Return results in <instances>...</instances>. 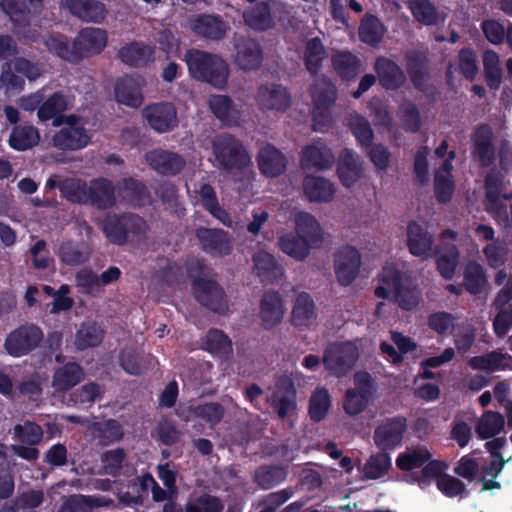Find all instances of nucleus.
Segmentation results:
<instances>
[{
    "instance_id": "dca6fc26",
    "label": "nucleus",
    "mask_w": 512,
    "mask_h": 512,
    "mask_svg": "<svg viewBox=\"0 0 512 512\" xmlns=\"http://www.w3.org/2000/svg\"><path fill=\"white\" fill-rule=\"evenodd\" d=\"M256 102L262 111L284 112L291 105V96L281 85L265 84L258 88Z\"/></svg>"
},
{
    "instance_id": "4d7b16f0",
    "label": "nucleus",
    "mask_w": 512,
    "mask_h": 512,
    "mask_svg": "<svg viewBox=\"0 0 512 512\" xmlns=\"http://www.w3.org/2000/svg\"><path fill=\"white\" fill-rule=\"evenodd\" d=\"M103 339L102 329L94 322H85L76 333L75 345L79 350L97 346Z\"/></svg>"
},
{
    "instance_id": "a18cd8bd",
    "label": "nucleus",
    "mask_w": 512,
    "mask_h": 512,
    "mask_svg": "<svg viewBox=\"0 0 512 512\" xmlns=\"http://www.w3.org/2000/svg\"><path fill=\"white\" fill-rule=\"evenodd\" d=\"M118 57L126 64L141 66L153 61L154 48L135 42L122 47L118 52Z\"/></svg>"
},
{
    "instance_id": "6ab92c4d",
    "label": "nucleus",
    "mask_w": 512,
    "mask_h": 512,
    "mask_svg": "<svg viewBox=\"0 0 512 512\" xmlns=\"http://www.w3.org/2000/svg\"><path fill=\"white\" fill-rule=\"evenodd\" d=\"M235 64L244 71L256 70L262 62V49L252 38L241 36L234 42Z\"/></svg>"
},
{
    "instance_id": "69168bd1",
    "label": "nucleus",
    "mask_w": 512,
    "mask_h": 512,
    "mask_svg": "<svg viewBox=\"0 0 512 512\" xmlns=\"http://www.w3.org/2000/svg\"><path fill=\"white\" fill-rule=\"evenodd\" d=\"M223 509L222 501L210 494L191 496L185 505V512H222Z\"/></svg>"
},
{
    "instance_id": "f3484780",
    "label": "nucleus",
    "mask_w": 512,
    "mask_h": 512,
    "mask_svg": "<svg viewBox=\"0 0 512 512\" xmlns=\"http://www.w3.org/2000/svg\"><path fill=\"white\" fill-rule=\"evenodd\" d=\"M143 116L149 126L159 133L171 131L178 124L177 111L172 103L161 102L147 106Z\"/></svg>"
},
{
    "instance_id": "f03ea898",
    "label": "nucleus",
    "mask_w": 512,
    "mask_h": 512,
    "mask_svg": "<svg viewBox=\"0 0 512 512\" xmlns=\"http://www.w3.org/2000/svg\"><path fill=\"white\" fill-rule=\"evenodd\" d=\"M184 61L193 78L208 82L217 88H223L226 85L229 67L220 56L190 49L185 53Z\"/></svg>"
},
{
    "instance_id": "3c124183",
    "label": "nucleus",
    "mask_w": 512,
    "mask_h": 512,
    "mask_svg": "<svg viewBox=\"0 0 512 512\" xmlns=\"http://www.w3.org/2000/svg\"><path fill=\"white\" fill-rule=\"evenodd\" d=\"M505 425L504 416L496 411H485L476 424V433L482 440L498 435Z\"/></svg>"
},
{
    "instance_id": "6e6d98bb",
    "label": "nucleus",
    "mask_w": 512,
    "mask_h": 512,
    "mask_svg": "<svg viewBox=\"0 0 512 512\" xmlns=\"http://www.w3.org/2000/svg\"><path fill=\"white\" fill-rule=\"evenodd\" d=\"M62 195L73 203L88 204L89 185L83 180L76 178L64 179L60 185Z\"/></svg>"
},
{
    "instance_id": "6e6552de",
    "label": "nucleus",
    "mask_w": 512,
    "mask_h": 512,
    "mask_svg": "<svg viewBox=\"0 0 512 512\" xmlns=\"http://www.w3.org/2000/svg\"><path fill=\"white\" fill-rule=\"evenodd\" d=\"M408 428L407 418L395 415L385 418L374 430V443L382 451H391L402 445Z\"/></svg>"
},
{
    "instance_id": "39448f33",
    "label": "nucleus",
    "mask_w": 512,
    "mask_h": 512,
    "mask_svg": "<svg viewBox=\"0 0 512 512\" xmlns=\"http://www.w3.org/2000/svg\"><path fill=\"white\" fill-rule=\"evenodd\" d=\"M146 229L147 225L143 218L133 214L107 215L102 223L106 238L116 245L125 244L130 237L141 236Z\"/></svg>"
},
{
    "instance_id": "e433bc0d",
    "label": "nucleus",
    "mask_w": 512,
    "mask_h": 512,
    "mask_svg": "<svg viewBox=\"0 0 512 512\" xmlns=\"http://www.w3.org/2000/svg\"><path fill=\"white\" fill-rule=\"evenodd\" d=\"M303 190L312 202L331 201L335 192L331 182L318 176H306L303 180Z\"/></svg>"
},
{
    "instance_id": "f8f14e48",
    "label": "nucleus",
    "mask_w": 512,
    "mask_h": 512,
    "mask_svg": "<svg viewBox=\"0 0 512 512\" xmlns=\"http://www.w3.org/2000/svg\"><path fill=\"white\" fill-rule=\"evenodd\" d=\"M280 419L291 418L297 413L296 390L293 381L288 377L280 378L275 389L267 398Z\"/></svg>"
},
{
    "instance_id": "338daca9",
    "label": "nucleus",
    "mask_w": 512,
    "mask_h": 512,
    "mask_svg": "<svg viewBox=\"0 0 512 512\" xmlns=\"http://www.w3.org/2000/svg\"><path fill=\"white\" fill-rule=\"evenodd\" d=\"M409 8L413 17L426 26L435 25L438 22L436 7L429 0H410Z\"/></svg>"
},
{
    "instance_id": "f257e3e1",
    "label": "nucleus",
    "mask_w": 512,
    "mask_h": 512,
    "mask_svg": "<svg viewBox=\"0 0 512 512\" xmlns=\"http://www.w3.org/2000/svg\"><path fill=\"white\" fill-rule=\"evenodd\" d=\"M293 225V231H279L277 245L284 254L301 262L309 257L313 249L321 246L324 233L318 220L308 212H296Z\"/></svg>"
},
{
    "instance_id": "bb28decb",
    "label": "nucleus",
    "mask_w": 512,
    "mask_h": 512,
    "mask_svg": "<svg viewBox=\"0 0 512 512\" xmlns=\"http://www.w3.org/2000/svg\"><path fill=\"white\" fill-rule=\"evenodd\" d=\"M434 236L416 221H412L407 227V247L409 252L416 257H428L432 251Z\"/></svg>"
},
{
    "instance_id": "393cba45",
    "label": "nucleus",
    "mask_w": 512,
    "mask_h": 512,
    "mask_svg": "<svg viewBox=\"0 0 512 512\" xmlns=\"http://www.w3.org/2000/svg\"><path fill=\"white\" fill-rule=\"evenodd\" d=\"M60 5L86 22L98 23L106 17V9L98 0H62Z\"/></svg>"
},
{
    "instance_id": "5fc2aeb1",
    "label": "nucleus",
    "mask_w": 512,
    "mask_h": 512,
    "mask_svg": "<svg viewBox=\"0 0 512 512\" xmlns=\"http://www.w3.org/2000/svg\"><path fill=\"white\" fill-rule=\"evenodd\" d=\"M484 78L490 89L498 90L502 83V69L499 55L493 50H486L483 54Z\"/></svg>"
},
{
    "instance_id": "37998d69",
    "label": "nucleus",
    "mask_w": 512,
    "mask_h": 512,
    "mask_svg": "<svg viewBox=\"0 0 512 512\" xmlns=\"http://www.w3.org/2000/svg\"><path fill=\"white\" fill-rule=\"evenodd\" d=\"M209 107L213 114L227 125H236L240 120L238 109L226 95H212L209 98Z\"/></svg>"
},
{
    "instance_id": "9b49d317",
    "label": "nucleus",
    "mask_w": 512,
    "mask_h": 512,
    "mask_svg": "<svg viewBox=\"0 0 512 512\" xmlns=\"http://www.w3.org/2000/svg\"><path fill=\"white\" fill-rule=\"evenodd\" d=\"M195 299L207 309L223 314L228 310V300L223 288L213 280L200 278L193 284Z\"/></svg>"
},
{
    "instance_id": "4468645a",
    "label": "nucleus",
    "mask_w": 512,
    "mask_h": 512,
    "mask_svg": "<svg viewBox=\"0 0 512 512\" xmlns=\"http://www.w3.org/2000/svg\"><path fill=\"white\" fill-rule=\"evenodd\" d=\"M492 129L487 124L478 126L472 137V156L482 168L494 167L496 149L493 144Z\"/></svg>"
},
{
    "instance_id": "4c0bfd02",
    "label": "nucleus",
    "mask_w": 512,
    "mask_h": 512,
    "mask_svg": "<svg viewBox=\"0 0 512 512\" xmlns=\"http://www.w3.org/2000/svg\"><path fill=\"white\" fill-rule=\"evenodd\" d=\"M511 359L509 354L494 350L484 355L471 357L468 360V365L473 370L494 372L509 368Z\"/></svg>"
},
{
    "instance_id": "0e129e2a",
    "label": "nucleus",
    "mask_w": 512,
    "mask_h": 512,
    "mask_svg": "<svg viewBox=\"0 0 512 512\" xmlns=\"http://www.w3.org/2000/svg\"><path fill=\"white\" fill-rule=\"evenodd\" d=\"M330 396L325 388H317L309 401V416L314 422L322 421L330 408Z\"/></svg>"
},
{
    "instance_id": "bf43d9fd",
    "label": "nucleus",
    "mask_w": 512,
    "mask_h": 512,
    "mask_svg": "<svg viewBox=\"0 0 512 512\" xmlns=\"http://www.w3.org/2000/svg\"><path fill=\"white\" fill-rule=\"evenodd\" d=\"M46 48L56 56L69 61L77 62V53L74 41L70 44L61 35H51L44 41Z\"/></svg>"
},
{
    "instance_id": "e2e57ef3",
    "label": "nucleus",
    "mask_w": 512,
    "mask_h": 512,
    "mask_svg": "<svg viewBox=\"0 0 512 512\" xmlns=\"http://www.w3.org/2000/svg\"><path fill=\"white\" fill-rule=\"evenodd\" d=\"M244 20L255 30H266L272 26V17L267 4L261 3L244 12Z\"/></svg>"
},
{
    "instance_id": "f704fd0d",
    "label": "nucleus",
    "mask_w": 512,
    "mask_h": 512,
    "mask_svg": "<svg viewBox=\"0 0 512 512\" xmlns=\"http://www.w3.org/2000/svg\"><path fill=\"white\" fill-rule=\"evenodd\" d=\"M112 501L103 496L74 494L63 499L58 512H92L95 508L108 506Z\"/></svg>"
},
{
    "instance_id": "2eb2a0df",
    "label": "nucleus",
    "mask_w": 512,
    "mask_h": 512,
    "mask_svg": "<svg viewBox=\"0 0 512 512\" xmlns=\"http://www.w3.org/2000/svg\"><path fill=\"white\" fill-rule=\"evenodd\" d=\"M374 69L380 86L386 91H396L402 88L407 81L403 68L385 56L376 58Z\"/></svg>"
},
{
    "instance_id": "c85d7f7f",
    "label": "nucleus",
    "mask_w": 512,
    "mask_h": 512,
    "mask_svg": "<svg viewBox=\"0 0 512 512\" xmlns=\"http://www.w3.org/2000/svg\"><path fill=\"white\" fill-rule=\"evenodd\" d=\"M428 66V56L423 52L414 51L406 56V68L410 81L414 88L420 92H426L428 89Z\"/></svg>"
},
{
    "instance_id": "c03bdc74",
    "label": "nucleus",
    "mask_w": 512,
    "mask_h": 512,
    "mask_svg": "<svg viewBox=\"0 0 512 512\" xmlns=\"http://www.w3.org/2000/svg\"><path fill=\"white\" fill-rule=\"evenodd\" d=\"M431 453L424 447H416L407 449L405 452L400 453L396 459V466L401 471L410 472L414 469L424 468L429 462H431Z\"/></svg>"
},
{
    "instance_id": "49530a36",
    "label": "nucleus",
    "mask_w": 512,
    "mask_h": 512,
    "mask_svg": "<svg viewBox=\"0 0 512 512\" xmlns=\"http://www.w3.org/2000/svg\"><path fill=\"white\" fill-rule=\"evenodd\" d=\"M386 28L378 17L365 14L358 27L359 39L371 46H376L383 38Z\"/></svg>"
},
{
    "instance_id": "4be33fe9",
    "label": "nucleus",
    "mask_w": 512,
    "mask_h": 512,
    "mask_svg": "<svg viewBox=\"0 0 512 512\" xmlns=\"http://www.w3.org/2000/svg\"><path fill=\"white\" fill-rule=\"evenodd\" d=\"M78 61L84 57L100 53L106 46L107 34L95 27L82 29L74 39Z\"/></svg>"
},
{
    "instance_id": "1a4fd4ad",
    "label": "nucleus",
    "mask_w": 512,
    "mask_h": 512,
    "mask_svg": "<svg viewBox=\"0 0 512 512\" xmlns=\"http://www.w3.org/2000/svg\"><path fill=\"white\" fill-rule=\"evenodd\" d=\"M42 330L34 324H25L13 330L5 340L8 354L20 357L34 350L43 340Z\"/></svg>"
},
{
    "instance_id": "cd10ccee",
    "label": "nucleus",
    "mask_w": 512,
    "mask_h": 512,
    "mask_svg": "<svg viewBox=\"0 0 512 512\" xmlns=\"http://www.w3.org/2000/svg\"><path fill=\"white\" fill-rule=\"evenodd\" d=\"M1 9L16 24H25L31 15L42 11L43 0H1Z\"/></svg>"
},
{
    "instance_id": "9d476101",
    "label": "nucleus",
    "mask_w": 512,
    "mask_h": 512,
    "mask_svg": "<svg viewBox=\"0 0 512 512\" xmlns=\"http://www.w3.org/2000/svg\"><path fill=\"white\" fill-rule=\"evenodd\" d=\"M323 364L330 375L346 376L352 368V343L335 341L330 343L323 354Z\"/></svg>"
},
{
    "instance_id": "8fccbe9b",
    "label": "nucleus",
    "mask_w": 512,
    "mask_h": 512,
    "mask_svg": "<svg viewBox=\"0 0 512 512\" xmlns=\"http://www.w3.org/2000/svg\"><path fill=\"white\" fill-rule=\"evenodd\" d=\"M94 438L98 439L101 445H109L120 441L123 438V428L120 423L114 419L103 422H93L89 426Z\"/></svg>"
},
{
    "instance_id": "412c9836",
    "label": "nucleus",
    "mask_w": 512,
    "mask_h": 512,
    "mask_svg": "<svg viewBox=\"0 0 512 512\" xmlns=\"http://www.w3.org/2000/svg\"><path fill=\"white\" fill-rule=\"evenodd\" d=\"M317 320L318 311L311 296L305 292L297 294L291 311V324L300 329H312Z\"/></svg>"
},
{
    "instance_id": "a19ab883",
    "label": "nucleus",
    "mask_w": 512,
    "mask_h": 512,
    "mask_svg": "<svg viewBox=\"0 0 512 512\" xmlns=\"http://www.w3.org/2000/svg\"><path fill=\"white\" fill-rule=\"evenodd\" d=\"M156 363L152 355H143L133 349H124L120 354L121 367L131 375H140Z\"/></svg>"
},
{
    "instance_id": "20e7f679",
    "label": "nucleus",
    "mask_w": 512,
    "mask_h": 512,
    "mask_svg": "<svg viewBox=\"0 0 512 512\" xmlns=\"http://www.w3.org/2000/svg\"><path fill=\"white\" fill-rule=\"evenodd\" d=\"M446 464L440 460H433L424 466L418 473L411 475V483H417L421 488L430 485L436 479L437 488L449 498L468 494L466 485L460 479L445 474Z\"/></svg>"
},
{
    "instance_id": "58836bf2",
    "label": "nucleus",
    "mask_w": 512,
    "mask_h": 512,
    "mask_svg": "<svg viewBox=\"0 0 512 512\" xmlns=\"http://www.w3.org/2000/svg\"><path fill=\"white\" fill-rule=\"evenodd\" d=\"M488 284L486 271L477 261H468L463 271V285L471 295L481 294Z\"/></svg>"
},
{
    "instance_id": "2f4dec72",
    "label": "nucleus",
    "mask_w": 512,
    "mask_h": 512,
    "mask_svg": "<svg viewBox=\"0 0 512 512\" xmlns=\"http://www.w3.org/2000/svg\"><path fill=\"white\" fill-rule=\"evenodd\" d=\"M376 385L372 376L366 371L354 373V416L361 413L369 404Z\"/></svg>"
},
{
    "instance_id": "a878e982",
    "label": "nucleus",
    "mask_w": 512,
    "mask_h": 512,
    "mask_svg": "<svg viewBox=\"0 0 512 512\" xmlns=\"http://www.w3.org/2000/svg\"><path fill=\"white\" fill-rule=\"evenodd\" d=\"M73 107V98L63 92H55L44 98L37 111L39 121H58L65 117L63 113Z\"/></svg>"
},
{
    "instance_id": "79ce46f5",
    "label": "nucleus",
    "mask_w": 512,
    "mask_h": 512,
    "mask_svg": "<svg viewBox=\"0 0 512 512\" xmlns=\"http://www.w3.org/2000/svg\"><path fill=\"white\" fill-rule=\"evenodd\" d=\"M89 202L97 206L99 209H107L114 205V187L112 183L106 179H97L89 184Z\"/></svg>"
},
{
    "instance_id": "0eeeda50",
    "label": "nucleus",
    "mask_w": 512,
    "mask_h": 512,
    "mask_svg": "<svg viewBox=\"0 0 512 512\" xmlns=\"http://www.w3.org/2000/svg\"><path fill=\"white\" fill-rule=\"evenodd\" d=\"M311 97L314 104L313 129L324 132L331 122L328 109L336 99V89L325 76H318L312 84Z\"/></svg>"
},
{
    "instance_id": "b1692460",
    "label": "nucleus",
    "mask_w": 512,
    "mask_h": 512,
    "mask_svg": "<svg viewBox=\"0 0 512 512\" xmlns=\"http://www.w3.org/2000/svg\"><path fill=\"white\" fill-rule=\"evenodd\" d=\"M257 162L260 172L270 178L282 175L288 164L286 156L273 145H266L260 149Z\"/></svg>"
},
{
    "instance_id": "603ef678",
    "label": "nucleus",
    "mask_w": 512,
    "mask_h": 512,
    "mask_svg": "<svg viewBox=\"0 0 512 512\" xmlns=\"http://www.w3.org/2000/svg\"><path fill=\"white\" fill-rule=\"evenodd\" d=\"M334 270L338 283L349 286L352 283V247L345 245L337 250L334 259Z\"/></svg>"
},
{
    "instance_id": "5701e85b",
    "label": "nucleus",
    "mask_w": 512,
    "mask_h": 512,
    "mask_svg": "<svg viewBox=\"0 0 512 512\" xmlns=\"http://www.w3.org/2000/svg\"><path fill=\"white\" fill-rule=\"evenodd\" d=\"M145 80L141 76L124 77L117 81L115 85V98L117 102L137 108L143 103L141 93Z\"/></svg>"
},
{
    "instance_id": "a211bd4d",
    "label": "nucleus",
    "mask_w": 512,
    "mask_h": 512,
    "mask_svg": "<svg viewBox=\"0 0 512 512\" xmlns=\"http://www.w3.org/2000/svg\"><path fill=\"white\" fill-rule=\"evenodd\" d=\"M196 236L202 249L215 257H223L232 252V239L230 235L222 229L199 228Z\"/></svg>"
},
{
    "instance_id": "09e8293b",
    "label": "nucleus",
    "mask_w": 512,
    "mask_h": 512,
    "mask_svg": "<svg viewBox=\"0 0 512 512\" xmlns=\"http://www.w3.org/2000/svg\"><path fill=\"white\" fill-rule=\"evenodd\" d=\"M119 195L128 202L142 206L150 202V195L146 186L132 178H125L118 183Z\"/></svg>"
},
{
    "instance_id": "72a5a7b5",
    "label": "nucleus",
    "mask_w": 512,
    "mask_h": 512,
    "mask_svg": "<svg viewBox=\"0 0 512 512\" xmlns=\"http://www.w3.org/2000/svg\"><path fill=\"white\" fill-rule=\"evenodd\" d=\"M253 269L262 282H272L283 275V269L274 255L260 250L253 255Z\"/></svg>"
},
{
    "instance_id": "473e14b6",
    "label": "nucleus",
    "mask_w": 512,
    "mask_h": 512,
    "mask_svg": "<svg viewBox=\"0 0 512 512\" xmlns=\"http://www.w3.org/2000/svg\"><path fill=\"white\" fill-rule=\"evenodd\" d=\"M285 314V307L281 296L276 292L266 293L260 305V318L266 328L279 324Z\"/></svg>"
},
{
    "instance_id": "052dcab7",
    "label": "nucleus",
    "mask_w": 512,
    "mask_h": 512,
    "mask_svg": "<svg viewBox=\"0 0 512 512\" xmlns=\"http://www.w3.org/2000/svg\"><path fill=\"white\" fill-rule=\"evenodd\" d=\"M286 477V470L280 466H262L255 472V481L264 490L280 484Z\"/></svg>"
},
{
    "instance_id": "7ed1b4c3",
    "label": "nucleus",
    "mask_w": 512,
    "mask_h": 512,
    "mask_svg": "<svg viewBox=\"0 0 512 512\" xmlns=\"http://www.w3.org/2000/svg\"><path fill=\"white\" fill-rule=\"evenodd\" d=\"M54 126H61L51 138L53 148L63 151H77L85 148L91 136L86 129V122L77 115H68L58 121L53 122Z\"/></svg>"
},
{
    "instance_id": "de8ad7c7",
    "label": "nucleus",
    "mask_w": 512,
    "mask_h": 512,
    "mask_svg": "<svg viewBox=\"0 0 512 512\" xmlns=\"http://www.w3.org/2000/svg\"><path fill=\"white\" fill-rule=\"evenodd\" d=\"M39 142V130L32 125L16 126L9 136L10 147L18 151L30 149Z\"/></svg>"
},
{
    "instance_id": "864d4df0",
    "label": "nucleus",
    "mask_w": 512,
    "mask_h": 512,
    "mask_svg": "<svg viewBox=\"0 0 512 512\" xmlns=\"http://www.w3.org/2000/svg\"><path fill=\"white\" fill-rule=\"evenodd\" d=\"M327 58L326 49L318 37L309 39L305 44L304 63L311 74H316L322 67L323 61Z\"/></svg>"
},
{
    "instance_id": "774afa93",
    "label": "nucleus",
    "mask_w": 512,
    "mask_h": 512,
    "mask_svg": "<svg viewBox=\"0 0 512 512\" xmlns=\"http://www.w3.org/2000/svg\"><path fill=\"white\" fill-rule=\"evenodd\" d=\"M90 254L86 245L71 241L64 242L59 251L61 260L68 265H80L89 259Z\"/></svg>"
},
{
    "instance_id": "ddd939ff",
    "label": "nucleus",
    "mask_w": 512,
    "mask_h": 512,
    "mask_svg": "<svg viewBox=\"0 0 512 512\" xmlns=\"http://www.w3.org/2000/svg\"><path fill=\"white\" fill-rule=\"evenodd\" d=\"M189 28L197 36L219 41L230 29L229 24L221 16L215 14H198L189 18Z\"/></svg>"
},
{
    "instance_id": "13d9d810",
    "label": "nucleus",
    "mask_w": 512,
    "mask_h": 512,
    "mask_svg": "<svg viewBox=\"0 0 512 512\" xmlns=\"http://www.w3.org/2000/svg\"><path fill=\"white\" fill-rule=\"evenodd\" d=\"M509 248L505 240L497 238L483 248L487 264L492 269H498L506 264L509 257Z\"/></svg>"
},
{
    "instance_id": "7c9ffc66",
    "label": "nucleus",
    "mask_w": 512,
    "mask_h": 512,
    "mask_svg": "<svg viewBox=\"0 0 512 512\" xmlns=\"http://www.w3.org/2000/svg\"><path fill=\"white\" fill-rule=\"evenodd\" d=\"M436 269L445 280H452L460 260V251L453 243H444L434 250Z\"/></svg>"
},
{
    "instance_id": "c9c22d12",
    "label": "nucleus",
    "mask_w": 512,
    "mask_h": 512,
    "mask_svg": "<svg viewBox=\"0 0 512 512\" xmlns=\"http://www.w3.org/2000/svg\"><path fill=\"white\" fill-rule=\"evenodd\" d=\"M84 377L83 369L77 363H67L54 371L52 387L65 392L77 385Z\"/></svg>"
},
{
    "instance_id": "aec40b11",
    "label": "nucleus",
    "mask_w": 512,
    "mask_h": 512,
    "mask_svg": "<svg viewBox=\"0 0 512 512\" xmlns=\"http://www.w3.org/2000/svg\"><path fill=\"white\" fill-rule=\"evenodd\" d=\"M145 161L151 169L162 175H176L186 165V161L179 154L160 148L147 152Z\"/></svg>"
},
{
    "instance_id": "c756f323",
    "label": "nucleus",
    "mask_w": 512,
    "mask_h": 512,
    "mask_svg": "<svg viewBox=\"0 0 512 512\" xmlns=\"http://www.w3.org/2000/svg\"><path fill=\"white\" fill-rule=\"evenodd\" d=\"M333 163V155L321 142L307 145L301 153V167L303 169L324 170Z\"/></svg>"
},
{
    "instance_id": "ea45409f",
    "label": "nucleus",
    "mask_w": 512,
    "mask_h": 512,
    "mask_svg": "<svg viewBox=\"0 0 512 512\" xmlns=\"http://www.w3.org/2000/svg\"><path fill=\"white\" fill-rule=\"evenodd\" d=\"M381 285L375 288L374 294L382 299H390L391 294L399 290L403 284V274L394 265H386L379 273Z\"/></svg>"
},
{
    "instance_id": "423d86ee",
    "label": "nucleus",
    "mask_w": 512,
    "mask_h": 512,
    "mask_svg": "<svg viewBox=\"0 0 512 512\" xmlns=\"http://www.w3.org/2000/svg\"><path fill=\"white\" fill-rule=\"evenodd\" d=\"M212 147L216 161L225 170H242L252 164L245 147L230 135L218 136Z\"/></svg>"
},
{
    "instance_id": "680f3d73",
    "label": "nucleus",
    "mask_w": 512,
    "mask_h": 512,
    "mask_svg": "<svg viewBox=\"0 0 512 512\" xmlns=\"http://www.w3.org/2000/svg\"><path fill=\"white\" fill-rule=\"evenodd\" d=\"M389 451H382L370 456L364 465V475L368 479H379L387 474L391 468Z\"/></svg>"
}]
</instances>
